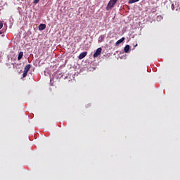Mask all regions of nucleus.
Listing matches in <instances>:
<instances>
[{
    "instance_id": "1",
    "label": "nucleus",
    "mask_w": 180,
    "mask_h": 180,
    "mask_svg": "<svg viewBox=\"0 0 180 180\" xmlns=\"http://www.w3.org/2000/svg\"><path fill=\"white\" fill-rule=\"evenodd\" d=\"M32 65L30 64L27 65L24 68V72L22 74V78H26L27 77V73L30 70Z\"/></svg>"
},
{
    "instance_id": "2",
    "label": "nucleus",
    "mask_w": 180,
    "mask_h": 180,
    "mask_svg": "<svg viewBox=\"0 0 180 180\" xmlns=\"http://www.w3.org/2000/svg\"><path fill=\"white\" fill-rule=\"evenodd\" d=\"M116 2H117V0H110L106 7L107 11L112 9V8L116 5Z\"/></svg>"
},
{
    "instance_id": "3",
    "label": "nucleus",
    "mask_w": 180,
    "mask_h": 180,
    "mask_svg": "<svg viewBox=\"0 0 180 180\" xmlns=\"http://www.w3.org/2000/svg\"><path fill=\"white\" fill-rule=\"evenodd\" d=\"M102 53V48H98L94 54L93 55V57L94 58H96V57H99Z\"/></svg>"
},
{
    "instance_id": "4",
    "label": "nucleus",
    "mask_w": 180,
    "mask_h": 180,
    "mask_svg": "<svg viewBox=\"0 0 180 180\" xmlns=\"http://www.w3.org/2000/svg\"><path fill=\"white\" fill-rule=\"evenodd\" d=\"M86 54H88L87 52L81 53L78 57L79 60H82V58H85V57H86Z\"/></svg>"
},
{
    "instance_id": "5",
    "label": "nucleus",
    "mask_w": 180,
    "mask_h": 180,
    "mask_svg": "<svg viewBox=\"0 0 180 180\" xmlns=\"http://www.w3.org/2000/svg\"><path fill=\"white\" fill-rule=\"evenodd\" d=\"M124 39H125L124 37H122L118 41H117V42L115 43V46H119V44H120L121 43H123V41H124Z\"/></svg>"
},
{
    "instance_id": "6",
    "label": "nucleus",
    "mask_w": 180,
    "mask_h": 180,
    "mask_svg": "<svg viewBox=\"0 0 180 180\" xmlns=\"http://www.w3.org/2000/svg\"><path fill=\"white\" fill-rule=\"evenodd\" d=\"M105 40V35H100L98 37V43H102Z\"/></svg>"
},
{
    "instance_id": "7",
    "label": "nucleus",
    "mask_w": 180,
    "mask_h": 180,
    "mask_svg": "<svg viewBox=\"0 0 180 180\" xmlns=\"http://www.w3.org/2000/svg\"><path fill=\"white\" fill-rule=\"evenodd\" d=\"M129 50H130V45H126L124 48V53H129Z\"/></svg>"
},
{
    "instance_id": "8",
    "label": "nucleus",
    "mask_w": 180,
    "mask_h": 180,
    "mask_svg": "<svg viewBox=\"0 0 180 180\" xmlns=\"http://www.w3.org/2000/svg\"><path fill=\"white\" fill-rule=\"evenodd\" d=\"M40 30H44L46 29V24H40L39 26Z\"/></svg>"
},
{
    "instance_id": "9",
    "label": "nucleus",
    "mask_w": 180,
    "mask_h": 180,
    "mask_svg": "<svg viewBox=\"0 0 180 180\" xmlns=\"http://www.w3.org/2000/svg\"><path fill=\"white\" fill-rule=\"evenodd\" d=\"M23 58V52L22 51H20L19 53H18V60H22V58Z\"/></svg>"
},
{
    "instance_id": "10",
    "label": "nucleus",
    "mask_w": 180,
    "mask_h": 180,
    "mask_svg": "<svg viewBox=\"0 0 180 180\" xmlns=\"http://www.w3.org/2000/svg\"><path fill=\"white\" fill-rule=\"evenodd\" d=\"M139 1H140V0H129L128 1V4H129V5H131V4H134L136 2H139Z\"/></svg>"
},
{
    "instance_id": "11",
    "label": "nucleus",
    "mask_w": 180,
    "mask_h": 180,
    "mask_svg": "<svg viewBox=\"0 0 180 180\" xmlns=\"http://www.w3.org/2000/svg\"><path fill=\"white\" fill-rule=\"evenodd\" d=\"M171 8L172 11H175V5L174 4H172Z\"/></svg>"
},
{
    "instance_id": "12",
    "label": "nucleus",
    "mask_w": 180,
    "mask_h": 180,
    "mask_svg": "<svg viewBox=\"0 0 180 180\" xmlns=\"http://www.w3.org/2000/svg\"><path fill=\"white\" fill-rule=\"evenodd\" d=\"M4 27V22L2 21H0V29H2Z\"/></svg>"
},
{
    "instance_id": "13",
    "label": "nucleus",
    "mask_w": 180,
    "mask_h": 180,
    "mask_svg": "<svg viewBox=\"0 0 180 180\" xmlns=\"http://www.w3.org/2000/svg\"><path fill=\"white\" fill-rule=\"evenodd\" d=\"M40 0H34L33 4L35 5L37 4L38 2H39Z\"/></svg>"
},
{
    "instance_id": "14",
    "label": "nucleus",
    "mask_w": 180,
    "mask_h": 180,
    "mask_svg": "<svg viewBox=\"0 0 180 180\" xmlns=\"http://www.w3.org/2000/svg\"><path fill=\"white\" fill-rule=\"evenodd\" d=\"M134 47H137V44H136V45H134Z\"/></svg>"
},
{
    "instance_id": "15",
    "label": "nucleus",
    "mask_w": 180,
    "mask_h": 180,
    "mask_svg": "<svg viewBox=\"0 0 180 180\" xmlns=\"http://www.w3.org/2000/svg\"><path fill=\"white\" fill-rule=\"evenodd\" d=\"M0 34H2V32H1V31H0Z\"/></svg>"
}]
</instances>
